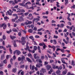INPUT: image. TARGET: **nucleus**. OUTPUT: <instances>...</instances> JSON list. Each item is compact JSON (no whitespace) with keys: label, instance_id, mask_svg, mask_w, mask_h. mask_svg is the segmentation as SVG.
Segmentation results:
<instances>
[{"label":"nucleus","instance_id":"58","mask_svg":"<svg viewBox=\"0 0 75 75\" xmlns=\"http://www.w3.org/2000/svg\"><path fill=\"white\" fill-rule=\"evenodd\" d=\"M41 59H44V56H41Z\"/></svg>","mask_w":75,"mask_h":75},{"label":"nucleus","instance_id":"48","mask_svg":"<svg viewBox=\"0 0 75 75\" xmlns=\"http://www.w3.org/2000/svg\"><path fill=\"white\" fill-rule=\"evenodd\" d=\"M48 62L45 61V62L44 64L45 65H47L48 64Z\"/></svg>","mask_w":75,"mask_h":75},{"label":"nucleus","instance_id":"62","mask_svg":"<svg viewBox=\"0 0 75 75\" xmlns=\"http://www.w3.org/2000/svg\"><path fill=\"white\" fill-rule=\"evenodd\" d=\"M38 34H40V35H42V33L41 32H38Z\"/></svg>","mask_w":75,"mask_h":75},{"label":"nucleus","instance_id":"36","mask_svg":"<svg viewBox=\"0 0 75 75\" xmlns=\"http://www.w3.org/2000/svg\"><path fill=\"white\" fill-rule=\"evenodd\" d=\"M31 4V3L30 2H29V1H28V2H27L26 3H25V5H27V4Z\"/></svg>","mask_w":75,"mask_h":75},{"label":"nucleus","instance_id":"30","mask_svg":"<svg viewBox=\"0 0 75 75\" xmlns=\"http://www.w3.org/2000/svg\"><path fill=\"white\" fill-rule=\"evenodd\" d=\"M60 51L62 53H64V52H65V50H64V49H61V50H60Z\"/></svg>","mask_w":75,"mask_h":75},{"label":"nucleus","instance_id":"43","mask_svg":"<svg viewBox=\"0 0 75 75\" xmlns=\"http://www.w3.org/2000/svg\"><path fill=\"white\" fill-rule=\"evenodd\" d=\"M20 67L21 68H25V66L24 65H21V66H20Z\"/></svg>","mask_w":75,"mask_h":75},{"label":"nucleus","instance_id":"15","mask_svg":"<svg viewBox=\"0 0 75 75\" xmlns=\"http://www.w3.org/2000/svg\"><path fill=\"white\" fill-rule=\"evenodd\" d=\"M26 60L27 61H28V62H30V63H32V61H31V60H30V59L28 57H27L26 58Z\"/></svg>","mask_w":75,"mask_h":75},{"label":"nucleus","instance_id":"60","mask_svg":"<svg viewBox=\"0 0 75 75\" xmlns=\"http://www.w3.org/2000/svg\"><path fill=\"white\" fill-rule=\"evenodd\" d=\"M0 74L1 75H4L2 71H1L0 72Z\"/></svg>","mask_w":75,"mask_h":75},{"label":"nucleus","instance_id":"20","mask_svg":"<svg viewBox=\"0 0 75 75\" xmlns=\"http://www.w3.org/2000/svg\"><path fill=\"white\" fill-rule=\"evenodd\" d=\"M28 51L29 52H31L33 53H35V51L34 50H33V51H32L31 50H30L29 49L28 50Z\"/></svg>","mask_w":75,"mask_h":75},{"label":"nucleus","instance_id":"7","mask_svg":"<svg viewBox=\"0 0 75 75\" xmlns=\"http://www.w3.org/2000/svg\"><path fill=\"white\" fill-rule=\"evenodd\" d=\"M41 71L42 73L44 74L46 72V69H44V68H42L41 69Z\"/></svg>","mask_w":75,"mask_h":75},{"label":"nucleus","instance_id":"16","mask_svg":"<svg viewBox=\"0 0 75 75\" xmlns=\"http://www.w3.org/2000/svg\"><path fill=\"white\" fill-rule=\"evenodd\" d=\"M12 31H13V32H16V33H18V30H17L16 28H13L12 29Z\"/></svg>","mask_w":75,"mask_h":75},{"label":"nucleus","instance_id":"56","mask_svg":"<svg viewBox=\"0 0 75 75\" xmlns=\"http://www.w3.org/2000/svg\"><path fill=\"white\" fill-rule=\"evenodd\" d=\"M22 6H24V7H27V8H28V5H23V4H22Z\"/></svg>","mask_w":75,"mask_h":75},{"label":"nucleus","instance_id":"38","mask_svg":"<svg viewBox=\"0 0 75 75\" xmlns=\"http://www.w3.org/2000/svg\"><path fill=\"white\" fill-rule=\"evenodd\" d=\"M52 68L54 69H56V66L55 65H53L52 66Z\"/></svg>","mask_w":75,"mask_h":75},{"label":"nucleus","instance_id":"18","mask_svg":"<svg viewBox=\"0 0 75 75\" xmlns=\"http://www.w3.org/2000/svg\"><path fill=\"white\" fill-rule=\"evenodd\" d=\"M67 73V69H65V70L64 71H63L62 73L63 75H65Z\"/></svg>","mask_w":75,"mask_h":75},{"label":"nucleus","instance_id":"59","mask_svg":"<svg viewBox=\"0 0 75 75\" xmlns=\"http://www.w3.org/2000/svg\"><path fill=\"white\" fill-rule=\"evenodd\" d=\"M21 32H18V35L19 36V37H21Z\"/></svg>","mask_w":75,"mask_h":75},{"label":"nucleus","instance_id":"55","mask_svg":"<svg viewBox=\"0 0 75 75\" xmlns=\"http://www.w3.org/2000/svg\"><path fill=\"white\" fill-rule=\"evenodd\" d=\"M44 41L45 42H47V38L44 39Z\"/></svg>","mask_w":75,"mask_h":75},{"label":"nucleus","instance_id":"64","mask_svg":"<svg viewBox=\"0 0 75 75\" xmlns=\"http://www.w3.org/2000/svg\"><path fill=\"white\" fill-rule=\"evenodd\" d=\"M12 5L13 6L15 5V3L13 1L12 2Z\"/></svg>","mask_w":75,"mask_h":75},{"label":"nucleus","instance_id":"34","mask_svg":"<svg viewBox=\"0 0 75 75\" xmlns=\"http://www.w3.org/2000/svg\"><path fill=\"white\" fill-rule=\"evenodd\" d=\"M53 42H54V45H56L57 43V41L55 40H53Z\"/></svg>","mask_w":75,"mask_h":75},{"label":"nucleus","instance_id":"3","mask_svg":"<svg viewBox=\"0 0 75 75\" xmlns=\"http://www.w3.org/2000/svg\"><path fill=\"white\" fill-rule=\"evenodd\" d=\"M16 53L18 55H19L20 54H21V52L18 50H16L15 51H14L13 52V54L14 55L15 53Z\"/></svg>","mask_w":75,"mask_h":75},{"label":"nucleus","instance_id":"11","mask_svg":"<svg viewBox=\"0 0 75 75\" xmlns=\"http://www.w3.org/2000/svg\"><path fill=\"white\" fill-rule=\"evenodd\" d=\"M37 18H36V20L35 21V23H38V21H40V16H38Z\"/></svg>","mask_w":75,"mask_h":75},{"label":"nucleus","instance_id":"25","mask_svg":"<svg viewBox=\"0 0 75 75\" xmlns=\"http://www.w3.org/2000/svg\"><path fill=\"white\" fill-rule=\"evenodd\" d=\"M28 57H30V58H32V55L30 53L28 54Z\"/></svg>","mask_w":75,"mask_h":75},{"label":"nucleus","instance_id":"45","mask_svg":"<svg viewBox=\"0 0 75 75\" xmlns=\"http://www.w3.org/2000/svg\"><path fill=\"white\" fill-rule=\"evenodd\" d=\"M18 60L19 61H21V58L20 57H18Z\"/></svg>","mask_w":75,"mask_h":75},{"label":"nucleus","instance_id":"39","mask_svg":"<svg viewBox=\"0 0 75 75\" xmlns=\"http://www.w3.org/2000/svg\"><path fill=\"white\" fill-rule=\"evenodd\" d=\"M7 13H8V14L10 16H11L12 15V13L11 12L10 13L8 11H7Z\"/></svg>","mask_w":75,"mask_h":75},{"label":"nucleus","instance_id":"61","mask_svg":"<svg viewBox=\"0 0 75 75\" xmlns=\"http://www.w3.org/2000/svg\"><path fill=\"white\" fill-rule=\"evenodd\" d=\"M57 36H56L55 35H54V38H58Z\"/></svg>","mask_w":75,"mask_h":75},{"label":"nucleus","instance_id":"6","mask_svg":"<svg viewBox=\"0 0 75 75\" xmlns=\"http://www.w3.org/2000/svg\"><path fill=\"white\" fill-rule=\"evenodd\" d=\"M18 21H24V19L23 18V17L22 16H19V18L18 19Z\"/></svg>","mask_w":75,"mask_h":75},{"label":"nucleus","instance_id":"54","mask_svg":"<svg viewBox=\"0 0 75 75\" xmlns=\"http://www.w3.org/2000/svg\"><path fill=\"white\" fill-rule=\"evenodd\" d=\"M46 47H47V46L45 44H44V46L43 47L44 49H45Z\"/></svg>","mask_w":75,"mask_h":75},{"label":"nucleus","instance_id":"26","mask_svg":"<svg viewBox=\"0 0 75 75\" xmlns=\"http://www.w3.org/2000/svg\"><path fill=\"white\" fill-rule=\"evenodd\" d=\"M28 32L30 33H32L33 32V30L32 29H30L28 30Z\"/></svg>","mask_w":75,"mask_h":75},{"label":"nucleus","instance_id":"9","mask_svg":"<svg viewBox=\"0 0 75 75\" xmlns=\"http://www.w3.org/2000/svg\"><path fill=\"white\" fill-rule=\"evenodd\" d=\"M25 58V57L24 56H22L21 58V61L20 62V64H22L24 63L23 61L24 60Z\"/></svg>","mask_w":75,"mask_h":75},{"label":"nucleus","instance_id":"14","mask_svg":"<svg viewBox=\"0 0 75 75\" xmlns=\"http://www.w3.org/2000/svg\"><path fill=\"white\" fill-rule=\"evenodd\" d=\"M57 75H60L61 74V71L59 70H58L56 72Z\"/></svg>","mask_w":75,"mask_h":75},{"label":"nucleus","instance_id":"32","mask_svg":"<svg viewBox=\"0 0 75 75\" xmlns=\"http://www.w3.org/2000/svg\"><path fill=\"white\" fill-rule=\"evenodd\" d=\"M29 13V12H27L25 13L24 14L25 16H27Z\"/></svg>","mask_w":75,"mask_h":75},{"label":"nucleus","instance_id":"1","mask_svg":"<svg viewBox=\"0 0 75 75\" xmlns=\"http://www.w3.org/2000/svg\"><path fill=\"white\" fill-rule=\"evenodd\" d=\"M25 39V37H22L21 38V41L19 40L18 41V42L22 44L23 46L26 43Z\"/></svg>","mask_w":75,"mask_h":75},{"label":"nucleus","instance_id":"24","mask_svg":"<svg viewBox=\"0 0 75 75\" xmlns=\"http://www.w3.org/2000/svg\"><path fill=\"white\" fill-rule=\"evenodd\" d=\"M29 38L31 39V40H33V41H34V38L33 36H30V37H29Z\"/></svg>","mask_w":75,"mask_h":75},{"label":"nucleus","instance_id":"52","mask_svg":"<svg viewBox=\"0 0 75 75\" xmlns=\"http://www.w3.org/2000/svg\"><path fill=\"white\" fill-rule=\"evenodd\" d=\"M40 58V57L37 56H36V57H35V59H39Z\"/></svg>","mask_w":75,"mask_h":75},{"label":"nucleus","instance_id":"33","mask_svg":"<svg viewBox=\"0 0 75 75\" xmlns=\"http://www.w3.org/2000/svg\"><path fill=\"white\" fill-rule=\"evenodd\" d=\"M37 49V47L36 46H34V50L35 51H36Z\"/></svg>","mask_w":75,"mask_h":75},{"label":"nucleus","instance_id":"10","mask_svg":"<svg viewBox=\"0 0 75 75\" xmlns=\"http://www.w3.org/2000/svg\"><path fill=\"white\" fill-rule=\"evenodd\" d=\"M17 9L19 10L20 11H18L17 12H22L23 13H24L25 12V11L23 9H20L19 8H17Z\"/></svg>","mask_w":75,"mask_h":75},{"label":"nucleus","instance_id":"29","mask_svg":"<svg viewBox=\"0 0 75 75\" xmlns=\"http://www.w3.org/2000/svg\"><path fill=\"white\" fill-rule=\"evenodd\" d=\"M13 8H14L13 7H11V9H12L13 11H16V10Z\"/></svg>","mask_w":75,"mask_h":75},{"label":"nucleus","instance_id":"13","mask_svg":"<svg viewBox=\"0 0 75 75\" xmlns=\"http://www.w3.org/2000/svg\"><path fill=\"white\" fill-rule=\"evenodd\" d=\"M17 69L16 68H14L13 69L12 71L13 72L15 73L16 72Z\"/></svg>","mask_w":75,"mask_h":75},{"label":"nucleus","instance_id":"63","mask_svg":"<svg viewBox=\"0 0 75 75\" xmlns=\"http://www.w3.org/2000/svg\"><path fill=\"white\" fill-rule=\"evenodd\" d=\"M21 75H24V71H22L21 73Z\"/></svg>","mask_w":75,"mask_h":75},{"label":"nucleus","instance_id":"17","mask_svg":"<svg viewBox=\"0 0 75 75\" xmlns=\"http://www.w3.org/2000/svg\"><path fill=\"white\" fill-rule=\"evenodd\" d=\"M10 36L11 39H12V40H13V39H15V38H16V36H12L11 35H10Z\"/></svg>","mask_w":75,"mask_h":75},{"label":"nucleus","instance_id":"5","mask_svg":"<svg viewBox=\"0 0 75 75\" xmlns=\"http://www.w3.org/2000/svg\"><path fill=\"white\" fill-rule=\"evenodd\" d=\"M63 68V67L62 65L59 67L57 66H56V69H57L58 70H61Z\"/></svg>","mask_w":75,"mask_h":75},{"label":"nucleus","instance_id":"22","mask_svg":"<svg viewBox=\"0 0 75 75\" xmlns=\"http://www.w3.org/2000/svg\"><path fill=\"white\" fill-rule=\"evenodd\" d=\"M61 60L62 63H63V64H65V62L64 58H62Z\"/></svg>","mask_w":75,"mask_h":75},{"label":"nucleus","instance_id":"46","mask_svg":"<svg viewBox=\"0 0 75 75\" xmlns=\"http://www.w3.org/2000/svg\"><path fill=\"white\" fill-rule=\"evenodd\" d=\"M61 49L60 48H57V49L56 51L58 52L59 51H61Z\"/></svg>","mask_w":75,"mask_h":75},{"label":"nucleus","instance_id":"57","mask_svg":"<svg viewBox=\"0 0 75 75\" xmlns=\"http://www.w3.org/2000/svg\"><path fill=\"white\" fill-rule=\"evenodd\" d=\"M42 18L44 19V18H47L48 17L47 16H43Z\"/></svg>","mask_w":75,"mask_h":75},{"label":"nucleus","instance_id":"23","mask_svg":"<svg viewBox=\"0 0 75 75\" xmlns=\"http://www.w3.org/2000/svg\"><path fill=\"white\" fill-rule=\"evenodd\" d=\"M65 1V4L66 6L67 5V4H68V0H64Z\"/></svg>","mask_w":75,"mask_h":75},{"label":"nucleus","instance_id":"49","mask_svg":"<svg viewBox=\"0 0 75 75\" xmlns=\"http://www.w3.org/2000/svg\"><path fill=\"white\" fill-rule=\"evenodd\" d=\"M64 42L65 43H66V44H68L69 43V40H67V41H65Z\"/></svg>","mask_w":75,"mask_h":75},{"label":"nucleus","instance_id":"4","mask_svg":"<svg viewBox=\"0 0 75 75\" xmlns=\"http://www.w3.org/2000/svg\"><path fill=\"white\" fill-rule=\"evenodd\" d=\"M6 47L7 48L9 47V51L10 52V54H11L12 53V50L11 49V46L10 45H8V46H6Z\"/></svg>","mask_w":75,"mask_h":75},{"label":"nucleus","instance_id":"53","mask_svg":"<svg viewBox=\"0 0 75 75\" xmlns=\"http://www.w3.org/2000/svg\"><path fill=\"white\" fill-rule=\"evenodd\" d=\"M35 69V66L34 65H33L32 67V70L33 71L34 70V69Z\"/></svg>","mask_w":75,"mask_h":75},{"label":"nucleus","instance_id":"31","mask_svg":"<svg viewBox=\"0 0 75 75\" xmlns=\"http://www.w3.org/2000/svg\"><path fill=\"white\" fill-rule=\"evenodd\" d=\"M44 44H45L44 43H40L39 45L40 46H43L44 45Z\"/></svg>","mask_w":75,"mask_h":75},{"label":"nucleus","instance_id":"28","mask_svg":"<svg viewBox=\"0 0 75 75\" xmlns=\"http://www.w3.org/2000/svg\"><path fill=\"white\" fill-rule=\"evenodd\" d=\"M4 20H5V21H6L7 19H8V20L9 19V18L7 16H6L5 17H4Z\"/></svg>","mask_w":75,"mask_h":75},{"label":"nucleus","instance_id":"50","mask_svg":"<svg viewBox=\"0 0 75 75\" xmlns=\"http://www.w3.org/2000/svg\"><path fill=\"white\" fill-rule=\"evenodd\" d=\"M35 3H33V4H32V5L33 7H37V6L36 5H35V6H33L34 5H35Z\"/></svg>","mask_w":75,"mask_h":75},{"label":"nucleus","instance_id":"51","mask_svg":"<svg viewBox=\"0 0 75 75\" xmlns=\"http://www.w3.org/2000/svg\"><path fill=\"white\" fill-rule=\"evenodd\" d=\"M36 67L39 68H40V66L39 64H36Z\"/></svg>","mask_w":75,"mask_h":75},{"label":"nucleus","instance_id":"40","mask_svg":"<svg viewBox=\"0 0 75 75\" xmlns=\"http://www.w3.org/2000/svg\"><path fill=\"white\" fill-rule=\"evenodd\" d=\"M74 65H75L74 62V60H72L71 62V65L73 66H74Z\"/></svg>","mask_w":75,"mask_h":75},{"label":"nucleus","instance_id":"42","mask_svg":"<svg viewBox=\"0 0 75 75\" xmlns=\"http://www.w3.org/2000/svg\"><path fill=\"white\" fill-rule=\"evenodd\" d=\"M8 69L11 68V65L10 64H9L8 65Z\"/></svg>","mask_w":75,"mask_h":75},{"label":"nucleus","instance_id":"21","mask_svg":"<svg viewBox=\"0 0 75 75\" xmlns=\"http://www.w3.org/2000/svg\"><path fill=\"white\" fill-rule=\"evenodd\" d=\"M11 31H12V30L11 29H10L9 31H6V33H7L8 34H10V33H11Z\"/></svg>","mask_w":75,"mask_h":75},{"label":"nucleus","instance_id":"27","mask_svg":"<svg viewBox=\"0 0 75 75\" xmlns=\"http://www.w3.org/2000/svg\"><path fill=\"white\" fill-rule=\"evenodd\" d=\"M64 26V25L63 24H61L60 26V27L61 28H63Z\"/></svg>","mask_w":75,"mask_h":75},{"label":"nucleus","instance_id":"2","mask_svg":"<svg viewBox=\"0 0 75 75\" xmlns=\"http://www.w3.org/2000/svg\"><path fill=\"white\" fill-rule=\"evenodd\" d=\"M0 27H3V29H4V30H5V29H6L7 27V24L5 23H3L2 24L0 25Z\"/></svg>","mask_w":75,"mask_h":75},{"label":"nucleus","instance_id":"44","mask_svg":"<svg viewBox=\"0 0 75 75\" xmlns=\"http://www.w3.org/2000/svg\"><path fill=\"white\" fill-rule=\"evenodd\" d=\"M47 53H50V54H52V52H51L49 50H47Z\"/></svg>","mask_w":75,"mask_h":75},{"label":"nucleus","instance_id":"37","mask_svg":"<svg viewBox=\"0 0 75 75\" xmlns=\"http://www.w3.org/2000/svg\"><path fill=\"white\" fill-rule=\"evenodd\" d=\"M3 63L5 64H7L6 59L4 60L3 61Z\"/></svg>","mask_w":75,"mask_h":75},{"label":"nucleus","instance_id":"19","mask_svg":"<svg viewBox=\"0 0 75 75\" xmlns=\"http://www.w3.org/2000/svg\"><path fill=\"white\" fill-rule=\"evenodd\" d=\"M1 60H3L4 59V54L2 55L1 56Z\"/></svg>","mask_w":75,"mask_h":75},{"label":"nucleus","instance_id":"41","mask_svg":"<svg viewBox=\"0 0 75 75\" xmlns=\"http://www.w3.org/2000/svg\"><path fill=\"white\" fill-rule=\"evenodd\" d=\"M22 71V70H19V71L18 72V75H20V72Z\"/></svg>","mask_w":75,"mask_h":75},{"label":"nucleus","instance_id":"8","mask_svg":"<svg viewBox=\"0 0 75 75\" xmlns=\"http://www.w3.org/2000/svg\"><path fill=\"white\" fill-rule=\"evenodd\" d=\"M47 69L48 71H49L50 69L52 68L51 66L50 65H47L46 66Z\"/></svg>","mask_w":75,"mask_h":75},{"label":"nucleus","instance_id":"47","mask_svg":"<svg viewBox=\"0 0 75 75\" xmlns=\"http://www.w3.org/2000/svg\"><path fill=\"white\" fill-rule=\"evenodd\" d=\"M3 40H5L6 38V36L5 35H3V37H2Z\"/></svg>","mask_w":75,"mask_h":75},{"label":"nucleus","instance_id":"35","mask_svg":"<svg viewBox=\"0 0 75 75\" xmlns=\"http://www.w3.org/2000/svg\"><path fill=\"white\" fill-rule=\"evenodd\" d=\"M52 49H53V50L54 51L55 50V46L53 45L52 46Z\"/></svg>","mask_w":75,"mask_h":75},{"label":"nucleus","instance_id":"12","mask_svg":"<svg viewBox=\"0 0 75 75\" xmlns=\"http://www.w3.org/2000/svg\"><path fill=\"white\" fill-rule=\"evenodd\" d=\"M12 42L13 43V45L14 47H17V45L16 43V41L15 40L13 41H12Z\"/></svg>","mask_w":75,"mask_h":75}]
</instances>
